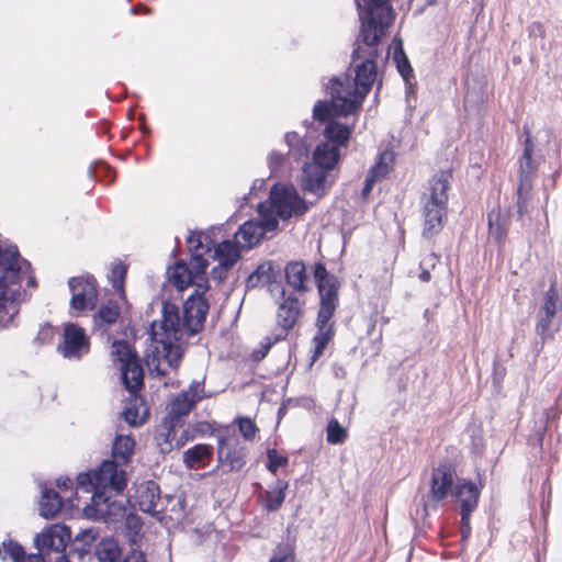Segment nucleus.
<instances>
[{
	"label": "nucleus",
	"mask_w": 562,
	"mask_h": 562,
	"mask_svg": "<svg viewBox=\"0 0 562 562\" xmlns=\"http://www.w3.org/2000/svg\"><path fill=\"white\" fill-rule=\"evenodd\" d=\"M490 236L498 244L504 243L507 236L509 217L499 207L492 209L487 214Z\"/></svg>",
	"instance_id": "a878e982"
},
{
	"label": "nucleus",
	"mask_w": 562,
	"mask_h": 562,
	"mask_svg": "<svg viewBox=\"0 0 562 562\" xmlns=\"http://www.w3.org/2000/svg\"><path fill=\"white\" fill-rule=\"evenodd\" d=\"M329 169L323 168L315 161L305 162L302 169L301 187L305 192L322 196L330 187Z\"/></svg>",
	"instance_id": "dca6fc26"
},
{
	"label": "nucleus",
	"mask_w": 562,
	"mask_h": 562,
	"mask_svg": "<svg viewBox=\"0 0 562 562\" xmlns=\"http://www.w3.org/2000/svg\"><path fill=\"white\" fill-rule=\"evenodd\" d=\"M531 189H521V184L518 186L517 194V212L521 217L528 211V195Z\"/></svg>",
	"instance_id": "603ef678"
},
{
	"label": "nucleus",
	"mask_w": 562,
	"mask_h": 562,
	"mask_svg": "<svg viewBox=\"0 0 562 562\" xmlns=\"http://www.w3.org/2000/svg\"><path fill=\"white\" fill-rule=\"evenodd\" d=\"M254 273H257L258 277H261V280H263L266 283H270L271 280V263H262L260 265Z\"/></svg>",
	"instance_id": "bf43d9fd"
},
{
	"label": "nucleus",
	"mask_w": 562,
	"mask_h": 562,
	"mask_svg": "<svg viewBox=\"0 0 562 562\" xmlns=\"http://www.w3.org/2000/svg\"><path fill=\"white\" fill-rule=\"evenodd\" d=\"M26 562H46L42 555H27Z\"/></svg>",
	"instance_id": "69168bd1"
},
{
	"label": "nucleus",
	"mask_w": 562,
	"mask_h": 562,
	"mask_svg": "<svg viewBox=\"0 0 562 562\" xmlns=\"http://www.w3.org/2000/svg\"><path fill=\"white\" fill-rule=\"evenodd\" d=\"M314 279L319 295L317 315L333 317L339 304L340 282L322 262H316L314 266Z\"/></svg>",
	"instance_id": "6e6552de"
},
{
	"label": "nucleus",
	"mask_w": 562,
	"mask_h": 562,
	"mask_svg": "<svg viewBox=\"0 0 562 562\" xmlns=\"http://www.w3.org/2000/svg\"><path fill=\"white\" fill-rule=\"evenodd\" d=\"M308 204L292 184L276 183L271 187L268 200L258 204L259 217L266 218V227L276 231L279 220H289L307 212Z\"/></svg>",
	"instance_id": "39448f33"
},
{
	"label": "nucleus",
	"mask_w": 562,
	"mask_h": 562,
	"mask_svg": "<svg viewBox=\"0 0 562 562\" xmlns=\"http://www.w3.org/2000/svg\"><path fill=\"white\" fill-rule=\"evenodd\" d=\"M269 232L271 231L266 227V218L249 220L238 228L234 239L243 249H250Z\"/></svg>",
	"instance_id": "6ab92c4d"
},
{
	"label": "nucleus",
	"mask_w": 562,
	"mask_h": 562,
	"mask_svg": "<svg viewBox=\"0 0 562 562\" xmlns=\"http://www.w3.org/2000/svg\"><path fill=\"white\" fill-rule=\"evenodd\" d=\"M99 532L95 528L80 529L75 535V542H81V550H85V547H90L97 540Z\"/></svg>",
	"instance_id": "de8ad7c7"
},
{
	"label": "nucleus",
	"mask_w": 562,
	"mask_h": 562,
	"mask_svg": "<svg viewBox=\"0 0 562 562\" xmlns=\"http://www.w3.org/2000/svg\"><path fill=\"white\" fill-rule=\"evenodd\" d=\"M55 562H70V561L68 560L67 555L64 552H61V553L56 554Z\"/></svg>",
	"instance_id": "774afa93"
},
{
	"label": "nucleus",
	"mask_w": 562,
	"mask_h": 562,
	"mask_svg": "<svg viewBox=\"0 0 562 562\" xmlns=\"http://www.w3.org/2000/svg\"><path fill=\"white\" fill-rule=\"evenodd\" d=\"M207 289V284L196 283L194 292L183 303L182 318L175 303H162L161 319L153 322L149 328L154 349L151 355H147L146 364L150 375L165 376V366L171 369L179 366L181 352L176 342L182 339L184 331L192 336L202 329L210 308L203 296Z\"/></svg>",
	"instance_id": "f03ea898"
},
{
	"label": "nucleus",
	"mask_w": 562,
	"mask_h": 562,
	"mask_svg": "<svg viewBox=\"0 0 562 562\" xmlns=\"http://www.w3.org/2000/svg\"><path fill=\"white\" fill-rule=\"evenodd\" d=\"M135 441L128 435H117L112 446V459L104 460L100 467L90 471L94 482L101 486H112L122 492L127 485L126 467L134 453Z\"/></svg>",
	"instance_id": "423d86ee"
},
{
	"label": "nucleus",
	"mask_w": 562,
	"mask_h": 562,
	"mask_svg": "<svg viewBox=\"0 0 562 562\" xmlns=\"http://www.w3.org/2000/svg\"><path fill=\"white\" fill-rule=\"evenodd\" d=\"M453 496L460 503V512H474L477 507L480 491L474 483L458 480Z\"/></svg>",
	"instance_id": "393cba45"
},
{
	"label": "nucleus",
	"mask_w": 562,
	"mask_h": 562,
	"mask_svg": "<svg viewBox=\"0 0 562 562\" xmlns=\"http://www.w3.org/2000/svg\"><path fill=\"white\" fill-rule=\"evenodd\" d=\"M217 460L224 472H238L246 464V448L240 445L236 436L220 437Z\"/></svg>",
	"instance_id": "ddd939ff"
},
{
	"label": "nucleus",
	"mask_w": 562,
	"mask_h": 562,
	"mask_svg": "<svg viewBox=\"0 0 562 562\" xmlns=\"http://www.w3.org/2000/svg\"><path fill=\"white\" fill-rule=\"evenodd\" d=\"M456 476V471L447 464H441L434 469L430 483V497L432 504L424 505V512L426 515L429 507L436 509L439 503L446 501L449 496H453L457 484L454 483Z\"/></svg>",
	"instance_id": "9d476101"
},
{
	"label": "nucleus",
	"mask_w": 562,
	"mask_h": 562,
	"mask_svg": "<svg viewBox=\"0 0 562 562\" xmlns=\"http://www.w3.org/2000/svg\"><path fill=\"white\" fill-rule=\"evenodd\" d=\"M412 97L415 98V92L412 88H408L407 91H406V103H407V108L409 110H412L415 105L412 103Z\"/></svg>",
	"instance_id": "0e129e2a"
},
{
	"label": "nucleus",
	"mask_w": 562,
	"mask_h": 562,
	"mask_svg": "<svg viewBox=\"0 0 562 562\" xmlns=\"http://www.w3.org/2000/svg\"><path fill=\"white\" fill-rule=\"evenodd\" d=\"M283 335L277 334L273 338L272 337H265L262 341L260 342L259 348H256L252 351V359L255 361H261L267 353L269 352L270 348L279 340L283 339Z\"/></svg>",
	"instance_id": "c03bdc74"
},
{
	"label": "nucleus",
	"mask_w": 562,
	"mask_h": 562,
	"mask_svg": "<svg viewBox=\"0 0 562 562\" xmlns=\"http://www.w3.org/2000/svg\"><path fill=\"white\" fill-rule=\"evenodd\" d=\"M269 290L271 293L278 291L283 297V301L279 304L277 313V323L281 328L280 335L285 338L288 331L294 327L302 311L303 302H301L295 295L290 294L285 296V290L278 283H270Z\"/></svg>",
	"instance_id": "4468645a"
},
{
	"label": "nucleus",
	"mask_w": 562,
	"mask_h": 562,
	"mask_svg": "<svg viewBox=\"0 0 562 562\" xmlns=\"http://www.w3.org/2000/svg\"><path fill=\"white\" fill-rule=\"evenodd\" d=\"M126 277V267L123 263H116L111 269L110 280L113 289L119 292L123 291L124 280Z\"/></svg>",
	"instance_id": "a18cd8bd"
},
{
	"label": "nucleus",
	"mask_w": 562,
	"mask_h": 562,
	"mask_svg": "<svg viewBox=\"0 0 562 562\" xmlns=\"http://www.w3.org/2000/svg\"><path fill=\"white\" fill-rule=\"evenodd\" d=\"M238 428L245 440H252L258 428L255 423L247 417H239L237 419Z\"/></svg>",
	"instance_id": "8fccbe9b"
},
{
	"label": "nucleus",
	"mask_w": 562,
	"mask_h": 562,
	"mask_svg": "<svg viewBox=\"0 0 562 562\" xmlns=\"http://www.w3.org/2000/svg\"><path fill=\"white\" fill-rule=\"evenodd\" d=\"M340 158V149L336 145L329 143L318 144L313 151V161L317 165L329 169L330 171L336 167Z\"/></svg>",
	"instance_id": "c756f323"
},
{
	"label": "nucleus",
	"mask_w": 562,
	"mask_h": 562,
	"mask_svg": "<svg viewBox=\"0 0 562 562\" xmlns=\"http://www.w3.org/2000/svg\"><path fill=\"white\" fill-rule=\"evenodd\" d=\"M190 439V436H189V430L188 429H183L181 435L179 437L176 436V446L177 447H181L183 446L188 440Z\"/></svg>",
	"instance_id": "680f3d73"
},
{
	"label": "nucleus",
	"mask_w": 562,
	"mask_h": 562,
	"mask_svg": "<svg viewBox=\"0 0 562 562\" xmlns=\"http://www.w3.org/2000/svg\"><path fill=\"white\" fill-rule=\"evenodd\" d=\"M121 379L125 389L131 393H136L144 384V370L138 357L120 367Z\"/></svg>",
	"instance_id": "b1692460"
},
{
	"label": "nucleus",
	"mask_w": 562,
	"mask_h": 562,
	"mask_svg": "<svg viewBox=\"0 0 562 562\" xmlns=\"http://www.w3.org/2000/svg\"><path fill=\"white\" fill-rule=\"evenodd\" d=\"M431 276H430V272L428 270H423L419 274V279L423 281V282H428L430 280Z\"/></svg>",
	"instance_id": "338daca9"
},
{
	"label": "nucleus",
	"mask_w": 562,
	"mask_h": 562,
	"mask_svg": "<svg viewBox=\"0 0 562 562\" xmlns=\"http://www.w3.org/2000/svg\"><path fill=\"white\" fill-rule=\"evenodd\" d=\"M89 338L82 327L74 323L64 326L63 340L57 351L66 359L79 360L89 352Z\"/></svg>",
	"instance_id": "9b49d317"
},
{
	"label": "nucleus",
	"mask_w": 562,
	"mask_h": 562,
	"mask_svg": "<svg viewBox=\"0 0 562 562\" xmlns=\"http://www.w3.org/2000/svg\"><path fill=\"white\" fill-rule=\"evenodd\" d=\"M121 555V548L113 538L102 539L95 548V557L99 562H119Z\"/></svg>",
	"instance_id": "c9c22d12"
},
{
	"label": "nucleus",
	"mask_w": 562,
	"mask_h": 562,
	"mask_svg": "<svg viewBox=\"0 0 562 562\" xmlns=\"http://www.w3.org/2000/svg\"><path fill=\"white\" fill-rule=\"evenodd\" d=\"M394 59L396 60L398 72L404 79H407L412 75L413 69L402 47L395 49Z\"/></svg>",
	"instance_id": "49530a36"
},
{
	"label": "nucleus",
	"mask_w": 562,
	"mask_h": 562,
	"mask_svg": "<svg viewBox=\"0 0 562 562\" xmlns=\"http://www.w3.org/2000/svg\"><path fill=\"white\" fill-rule=\"evenodd\" d=\"M229 269H231L229 267H224L223 265H221L218 262V265L216 267L212 268L211 277L213 280H215L217 282H222L226 278L227 271Z\"/></svg>",
	"instance_id": "13d9d810"
},
{
	"label": "nucleus",
	"mask_w": 562,
	"mask_h": 562,
	"mask_svg": "<svg viewBox=\"0 0 562 562\" xmlns=\"http://www.w3.org/2000/svg\"><path fill=\"white\" fill-rule=\"evenodd\" d=\"M268 458V470L276 473L279 468L286 465L288 458L278 453L276 449H269L267 451Z\"/></svg>",
	"instance_id": "09e8293b"
},
{
	"label": "nucleus",
	"mask_w": 562,
	"mask_h": 562,
	"mask_svg": "<svg viewBox=\"0 0 562 562\" xmlns=\"http://www.w3.org/2000/svg\"><path fill=\"white\" fill-rule=\"evenodd\" d=\"M0 557L2 560L12 562H26L23 547L12 539H5L0 544Z\"/></svg>",
	"instance_id": "4c0bfd02"
},
{
	"label": "nucleus",
	"mask_w": 562,
	"mask_h": 562,
	"mask_svg": "<svg viewBox=\"0 0 562 562\" xmlns=\"http://www.w3.org/2000/svg\"><path fill=\"white\" fill-rule=\"evenodd\" d=\"M290 156L288 153H280L278 150H272L267 158L268 167L273 175L283 173L288 168V164L290 160Z\"/></svg>",
	"instance_id": "ea45409f"
},
{
	"label": "nucleus",
	"mask_w": 562,
	"mask_h": 562,
	"mask_svg": "<svg viewBox=\"0 0 562 562\" xmlns=\"http://www.w3.org/2000/svg\"><path fill=\"white\" fill-rule=\"evenodd\" d=\"M30 267V262L20 257L16 246L0 245V328H7L19 313V302L24 294L20 281Z\"/></svg>",
	"instance_id": "7ed1b4c3"
},
{
	"label": "nucleus",
	"mask_w": 562,
	"mask_h": 562,
	"mask_svg": "<svg viewBox=\"0 0 562 562\" xmlns=\"http://www.w3.org/2000/svg\"><path fill=\"white\" fill-rule=\"evenodd\" d=\"M558 293L553 285L544 294L543 305L538 312L537 334L543 341L553 337V334L559 329V324L555 321Z\"/></svg>",
	"instance_id": "2eb2a0df"
},
{
	"label": "nucleus",
	"mask_w": 562,
	"mask_h": 562,
	"mask_svg": "<svg viewBox=\"0 0 562 562\" xmlns=\"http://www.w3.org/2000/svg\"><path fill=\"white\" fill-rule=\"evenodd\" d=\"M136 501L142 512L156 516L159 510L157 505L160 502V488L151 480L140 484L137 488Z\"/></svg>",
	"instance_id": "5701e85b"
},
{
	"label": "nucleus",
	"mask_w": 562,
	"mask_h": 562,
	"mask_svg": "<svg viewBox=\"0 0 562 562\" xmlns=\"http://www.w3.org/2000/svg\"><path fill=\"white\" fill-rule=\"evenodd\" d=\"M347 429L342 427L336 418L328 422L326 428V439L331 445L342 443L347 439Z\"/></svg>",
	"instance_id": "a19ab883"
},
{
	"label": "nucleus",
	"mask_w": 562,
	"mask_h": 562,
	"mask_svg": "<svg viewBox=\"0 0 562 562\" xmlns=\"http://www.w3.org/2000/svg\"><path fill=\"white\" fill-rule=\"evenodd\" d=\"M121 562H146L145 554L136 549L130 550Z\"/></svg>",
	"instance_id": "4d7b16f0"
},
{
	"label": "nucleus",
	"mask_w": 562,
	"mask_h": 562,
	"mask_svg": "<svg viewBox=\"0 0 562 562\" xmlns=\"http://www.w3.org/2000/svg\"><path fill=\"white\" fill-rule=\"evenodd\" d=\"M269 562H295L294 546L290 542L279 543Z\"/></svg>",
	"instance_id": "37998d69"
},
{
	"label": "nucleus",
	"mask_w": 562,
	"mask_h": 562,
	"mask_svg": "<svg viewBox=\"0 0 562 562\" xmlns=\"http://www.w3.org/2000/svg\"><path fill=\"white\" fill-rule=\"evenodd\" d=\"M123 417L131 426H138L145 422V417L139 416L137 408L134 406H127L123 412Z\"/></svg>",
	"instance_id": "3c124183"
},
{
	"label": "nucleus",
	"mask_w": 562,
	"mask_h": 562,
	"mask_svg": "<svg viewBox=\"0 0 562 562\" xmlns=\"http://www.w3.org/2000/svg\"><path fill=\"white\" fill-rule=\"evenodd\" d=\"M360 31L352 53L355 79L348 75L330 78L325 89L330 101H317L313 108L315 120H325L331 112L342 115L357 114L378 76L379 45L394 20L390 0H355Z\"/></svg>",
	"instance_id": "f257e3e1"
},
{
	"label": "nucleus",
	"mask_w": 562,
	"mask_h": 562,
	"mask_svg": "<svg viewBox=\"0 0 562 562\" xmlns=\"http://www.w3.org/2000/svg\"><path fill=\"white\" fill-rule=\"evenodd\" d=\"M63 506V499L59 494L46 485L41 488L40 514L44 518H54Z\"/></svg>",
	"instance_id": "c85d7f7f"
},
{
	"label": "nucleus",
	"mask_w": 562,
	"mask_h": 562,
	"mask_svg": "<svg viewBox=\"0 0 562 562\" xmlns=\"http://www.w3.org/2000/svg\"><path fill=\"white\" fill-rule=\"evenodd\" d=\"M71 292L70 307L76 311L93 310L98 301L95 280L91 276L74 277L68 281Z\"/></svg>",
	"instance_id": "f8f14e48"
},
{
	"label": "nucleus",
	"mask_w": 562,
	"mask_h": 562,
	"mask_svg": "<svg viewBox=\"0 0 562 562\" xmlns=\"http://www.w3.org/2000/svg\"><path fill=\"white\" fill-rule=\"evenodd\" d=\"M202 237L203 235L201 233H191L188 236V244L190 245L191 248H194L195 250V254H193L191 257L190 269L193 272V279H201V283L206 284V281L203 279V276L205 274V270L207 268V261L201 252H198L199 249L203 247Z\"/></svg>",
	"instance_id": "bb28decb"
},
{
	"label": "nucleus",
	"mask_w": 562,
	"mask_h": 562,
	"mask_svg": "<svg viewBox=\"0 0 562 562\" xmlns=\"http://www.w3.org/2000/svg\"><path fill=\"white\" fill-rule=\"evenodd\" d=\"M162 420L155 435V441L161 453H168L173 448V441L179 430L177 427L169 428Z\"/></svg>",
	"instance_id": "e433bc0d"
},
{
	"label": "nucleus",
	"mask_w": 562,
	"mask_h": 562,
	"mask_svg": "<svg viewBox=\"0 0 562 562\" xmlns=\"http://www.w3.org/2000/svg\"><path fill=\"white\" fill-rule=\"evenodd\" d=\"M54 334H55V328L53 326L46 324V325L42 326L41 329L38 330L36 340L40 344H47L53 339Z\"/></svg>",
	"instance_id": "5fc2aeb1"
},
{
	"label": "nucleus",
	"mask_w": 562,
	"mask_h": 562,
	"mask_svg": "<svg viewBox=\"0 0 562 562\" xmlns=\"http://www.w3.org/2000/svg\"><path fill=\"white\" fill-rule=\"evenodd\" d=\"M336 116L347 117L348 115L338 114L333 111L327 119L318 121L327 122L324 128V136L326 138L325 143L334 144L337 146V148L340 149V147L347 145L352 132V125L341 124L337 122L335 120Z\"/></svg>",
	"instance_id": "412c9836"
},
{
	"label": "nucleus",
	"mask_w": 562,
	"mask_h": 562,
	"mask_svg": "<svg viewBox=\"0 0 562 562\" xmlns=\"http://www.w3.org/2000/svg\"><path fill=\"white\" fill-rule=\"evenodd\" d=\"M394 164V154L392 151H383L378 161L369 169L364 186L361 191L363 199H367L371 193L373 186L376 181L384 178L391 170Z\"/></svg>",
	"instance_id": "aec40b11"
},
{
	"label": "nucleus",
	"mask_w": 562,
	"mask_h": 562,
	"mask_svg": "<svg viewBox=\"0 0 562 562\" xmlns=\"http://www.w3.org/2000/svg\"><path fill=\"white\" fill-rule=\"evenodd\" d=\"M452 172L450 170H441L435 173L429 180L428 186L422 194V217H423V236L431 238L439 234L447 218L448 210V191Z\"/></svg>",
	"instance_id": "20e7f679"
},
{
	"label": "nucleus",
	"mask_w": 562,
	"mask_h": 562,
	"mask_svg": "<svg viewBox=\"0 0 562 562\" xmlns=\"http://www.w3.org/2000/svg\"><path fill=\"white\" fill-rule=\"evenodd\" d=\"M111 356L113 362L120 363V367L137 357V355L131 349L130 344L125 340H115L112 344Z\"/></svg>",
	"instance_id": "58836bf2"
},
{
	"label": "nucleus",
	"mask_w": 562,
	"mask_h": 562,
	"mask_svg": "<svg viewBox=\"0 0 562 562\" xmlns=\"http://www.w3.org/2000/svg\"><path fill=\"white\" fill-rule=\"evenodd\" d=\"M212 457V447L199 443L183 452V463L188 469H200L204 467Z\"/></svg>",
	"instance_id": "7c9ffc66"
},
{
	"label": "nucleus",
	"mask_w": 562,
	"mask_h": 562,
	"mask_svg": "<svg viewBox=\"0 0 562 562\" xmlns=\"http://www.w3.org/2000/svg\"><path fill=\"white\" fill-rule=\"evenodd\" d=\"M284 142L288 146V155L294 161L300 162L307 158L311 146L304 137L296 132H288L284 135Z\"/></svg>",
	"instance_id": "473e14b6"
},
{
	"label": "nucleus",
	"mask_w": 562,
	"mask_h": 562,
	"mask_svg": "<svg viewBox=\"0 0 562 562\" xmlns=\"http://www.w3.org/2000/svg\"><path fill=\"white\" fill-rule=\"evenodd\" d=\"M180 394H186L189 400H193L198 395L199 401H201L204 397L203 383L201 381H192L189 389Z\"/></svg>",
	"instance_id": "864d4df0"
},
{
	"label": "nucleus",
	"mask_w": 562,
	"mask_h": 562,
	"mask_svg": "<svg viewBox=\"0 0 562 562\" xmlns=\"http://www.w3.org/2000/svg\"><path fill=\"white\" fill-rule=\"evenodd\" d=\"M169 281L179 291L184 290L193 283V272L189 266L183 262H177L168 270Z\"/></svg>",
	"instance_id": "f704fd0d"
},
{
	"label": "nucleus",
	"mask_w": 562,
	"mask_h": 562,
	"mask_svg": "<svg viewBox=\"0 0 562 562\" xmlns=\"http://www.w3.org/2000/svg\"><path fill=\"white\" fill-rule=\"evenodd\" d=\"M288 487V482L281 480L277 481L272 490L266 491L261 495L262 506L269 512L278 510L285 499V492Z\"/></svg>",
	"instance_id": "72a5a7b5"
},
{
	"label": "nucleus",
	"mask_w": 562,
	"mask_h": 562,
	"mask_svg": "<svg viewBox=\"0 0 562 562\" xmlns=\"http://www.w3.org/2000/svg\"><path fill=\"white\" fill-rule=\"evenodd\" d=\"M241 247L234 240H223L215 248V259L224 267L232 268L240 258Z\"/></svg>",
	"instance_id": "2f4dec72"
},
{
	"label": "nucleus",
	"mask_w": 562,
	"mask_h": 562,
	"mask_svg": "<svg viewBox=\"0 0 562 562\" xmlns=\"http://www.w3.org/2000/svg\"><path fill=\"white\" fill-rule=\"evenodd\" d=\"M70 539V528L66 525L55 524L35 537L34 543L38 550L35 555H42L46 562H50V555L64 552Z\"/></svg>",
	"instance_id": "1a4fd4ad"
},
{
	"label": "nucleus",
	"mask_w": 562,
	"mask_h": 562,
	"mask_svg": "<svg viewBox=\"0 0 562 562\" xmlns=\"http://www.w3.org/2000/svg\"><path fill=\"white\" fill-rule=\"evenodd\" d=\"M56 483L60 490H68L72 485V481L69 477H59Z\"/></svg>",
	"instance_id": "e2e57ef3"
},
{
	"label": "nucleus",
	"mask_w": 562,
	"mask_h": 562,
	"mask_svg": "<svg viewBox=\"0 0 562 562\" xmlns=\"http://www.w3.org/2000/svg\"><path fill=\"white\" fill-rule=\"evenodd\" d=\"M285 280L289 286L296 292L308 290L306 268L302 261H292L285 266Z\"/></svg>",
	"instance_id": "cd10ccee"
},
{
	"label": "nucleus",
	"mask_w": 562,
	"mask_h": 562,
	"mask_svg": "<svg viewBox=\"0 0 562 562\" xmlns=\"http://www.w3.org/2000/svg\"><path fill=\"white\" fill-rule=\"evenodd\" d=\"M120 318V312L116 306L103 305L99 308L94 322L98 326L101 325H113Z\"/></svg>",
	"instance_id": "79ce46f5"
},
{
	"label": "nucleus",
	"mask_w": 562,
	"mask_h": 562,
	"mask_svg": "<svg viewBox=\"0 0 562 562\" xmlns=\"http://www.w3.org/2000/svg\"><path fill=\"white\" fill-rule=\"evenodd\" d=\"M266 282L261 280V277H258L257 273H251L247 280H246V288L247 289H255L259 285H263Z\"/></svg>",
	"instance_id": "052dcab7"
},
{
	"label": "nucleus",
	"mask_w": 562,
	"mask_h": 562,
	"mask_svg": "<svg viewBox=\"0 0 562 562\" xmlns=\"http://www.w3.org/2000/svg\"><path fill=\"white\" fill-rule=\"evenodd\" d=\"M333 317L317 315L315 326L316 334L313 337V356L312 361H316L324 352L329 341L335 336V322Z\"/></svg>",
	"instance_id": "4be33fe9"
},
{
	"label": "nucleus",
	"mask_w": 562,
	"mask_h": 562,
	"mask_svg": "<svg viewBox=\"0 0 562 562\" xmlns=\"http://www.w3.org/2000/svg\"><path fill=\"white\" fill-rule=\"evenodd\" d=\"M199 402V396L195 395L193 400H189L186 394H178L168 405L167 415L164 417L165 425L172 428H183L186 417L193 409Z\"/></svg>",
	"instance_id": "f3484780"
},
{
	"label": "nucleus",
	"mask_w": 562,
	"mask_h": 562,
	"mask_svg": "<svg viewBox=\"0 0 562 562\" xmlns=\"http://www.w3.org/2000/svg\"><path fill=\"white\" fill-rule=\"evenodd\" d=\"M525 133L527 138L519 159V184H521V189H531V180L537 171L540 157L535 154V145L531 142L529 131L526 127Z\"/></svg>",
	"instance_id": "a211bd4d"
},
{
	"label": "nucleus",
	"mask_w": 562,
	"mask_h": 562,
	"mask_svg": "<svg viewBox=\"0 0 562 562\" xmlns=\"http://www.w3.org/2000/svg\"><path fill=\"white\" fill-rule=\"evenodd\" d=\"M94 475L91 473H79L77 475V485L87 493H92L91 505L83 509L86 517L91 519H103L104 521H116L126 514L125 506L116 501L111 502V492L117 493L112 486H101L94 482Z\"/></svg>",
	"instance_id": "0eeeda50"
},
{
	"label": "nucleus",
	"mask_w": 562,
	"mask_h": 562,
	"mask_svg": "<svg viewBox=\"0 0 562 562\" xmlns=\"http://www.w3.org/2000/svg\"><path fill=\"white\" fill-rule=\"evenodd\" d=\"M473 512H460L461 515V539L467 540L471 535L470 516Z\"/></svg>",
	"instance_id": "6e6d98bb"
}]
</instances>
